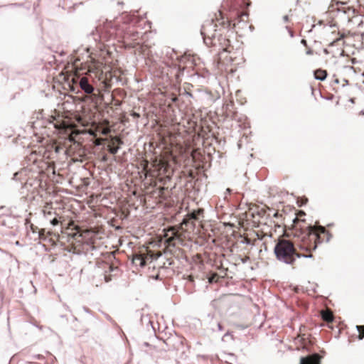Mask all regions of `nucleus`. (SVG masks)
Segmentation results:
<instances>
[{
	"instance_id": "1",
	"label": "nucleus",
	"mask_w": 364,
	"mask_h": 364,
	"mask_svg": "<svg viewBox=\"0 0 364 364\" xmlns=\"http://www.w3.org/2000/svg\"><path fill=\"white\" fill-rule=\"evenodd\" d=\"M306 214L300 210L293 220L291 233L286 232V236L293 235L292 239L279 238L274 247L277 258L286 264L293 265L296 259L301 257H311V252L316 250L317 245L328 242L331 234L321 225H308L301 218Z\"/></svg>"
},
{
	"instance_id": "2",
	"label": "nucleus",
	"mask_w": 364,
	"mask_h": 364,
	"mask_svg": "<svg viewBox=\"0 0 364 364\" xmlns=\"http://www.w3.org/2000/svg\"><path fill=\"white\" fill-rule=\"evenodd\" d=\"M70 71L74 72L75 75L72 78L73 83H78L86 94H91L94 90L90 78L102 90L105 91L111 87L113 77L112 68L102 62L92 59L89 63H83L79 58H76L72 63Z\"/></svg>"
},
{
	"instance_id": "3",
	"label": "nucleus",
	"mask_w": 364,
	"mask_h": 364,
	"mask_svg": "<svg viewBox=\"0 0 364 364\" xmlns=\"http://www.w3.org/2000/svg\"><path fill=\"white\" fill-rule=\"evenodd\" d=\"M232 25L231 21L225 18L221 11L215 14V18L204 22L200 33L205 44L211 48H218V52L230 53V41L221 33L222 29H228Z\"/></svg>"
},
{
	"instance_id": "4",
	"label": "nucleus",
	"mask_w": 364,
	"mask_h": 364,
	"mask_svg": "<svg viewBox=\"0 0 364 364\" xmlns=\"http://www.w3.org/2000/svg\"><path fill=\"white\" fill-rule=\"evenodd\" d=\"M203 209L199 208L186 215L178 225L168 227L164 230L161 238L167 247L183 245L191 240L195 228L196 223L199 220V216L203 215Z\"/></svg>"
},
{
	"instance_id": "5",
	"label": "nucleus",
	"mask_w": 364,
	"mask_h": 364,
	"mask_svg": "<svg viewBox=\"0 0 364 364\" xmlns=\"http://www.w3.org/2000/svg\"><path fill=\"white\" fill-rule=\"evenodd\" d=\"M73 225V222L69 224L66 230L63 232L62 239L66 237L67 241L69 242L70 251L73 250L74 252L80 251L78 248L80 242L84 241L87 244H94L97 236V232L92 229H87L83 231H80L78 227L71 228Z\"/></svg>"
},
{
	"instance_id": "6",
	"label": "nucleus",
	"mask_w": 364,
	"mask_h": 364,
	"mask_svg": "<svg viewBox=\"0 0 364 364\" xmlns=\"http://www.w3.org/2000/svg\"><path fill=\"white\" fill-rule=\"evenodd\" d=\"M144 163V170L151 176L169 177L173 173V168L165 159H155L151 164L153 169L149 168L147 161Z\"/></svg>"
},
{
	"instance_id": "7",
	"label": "nucleus",
	"mask_w": 364,
	"mask_h": 364,
	"mask_svg": "<svg viewBox=\"0 0 364 364\" xmlns=\"http://www.w3.org/2000/svg\"><path fill=\"white\" fill-rule=\"evenodd\" d=\"M42 213L45 219L49 221L53 226L62 225L63 217L60 215L52 203H46L43 206Z\"/></svg>"
},
{
	"instance_id": "8",
	"label": "nucleus",
	"mask_w": 364,
	"mask_h": 364,
	"mask_svg": "<svg viewBox=\"0 0 364 364\" xmlns=\"http://www.w3.org/2000/svg\"><path fill=\"white\" fill-rule=\"evenodd\" d=\"M295 343L297 345L296 348L298 350L304 349L309 352L314 350V341L311 338L310 334L299 335L295 338Z\"/></svg>"
},
{
	"instance_id": "9",
	"label": "nucleus",
	"mask_w": 364,
	"mask_h": 364,
	"mask_svg": "<svg viewBox=\"0 0 364 364\" xmlns=\"http://www.w3.org/2000/svg\"><path fill=\"white\" fill-rule=\"evenodd\" d=\"M53 125L56 129L64 131L65 132L72 131L75 127V123L72 122L70 118L63 116H58L57 118H55Z\"/></svg>"
},
{
	"instance_id": "10",
	"label": "nucleus",
	"mask_w": 364,
	"mask_h": 364,
	"mask_svg": "<svg viewBox=\"0 0 364 364\" xmlns=\"http://www.w3.org/2000/svg\"><path fill=\"white\" fill-rule=\"evenodd\" d=\"M143 255V257L144 259V264L146 265L147 263L151 262L154 259H157L161 255L160 251H152L147 248H146L143 252L141 251Z\"/></svg>"
},
{
	"instance_id": "11",
	"label": "nucleus",
	"mask_w": 364,
	"mask_h": 364,
	"mask_svg": "<svg viewBox=\"0 0 364 364\" xmlns=\"http://www.w3.org/2000/svg\"><path fill=\"white\" fill-rule=\"evenodd\" d=\"M123 144L122 139L118 136H114L111 139L110 143L108 145L109 151L112 154L117 153L119 146Z\"/></svg>"
},
{
	"instance_id": "12",
	"label": "nucleus",
	"mask_w": 364,
	"mask_h": 364,
	"mask_svg": "<svg viewBox=\"0 0 364 364\" xmlns=\"http://www.w3.org/2000/svg\"><path fill=\"white\" fill-rule=\"evenodd\" d=\"M321 356L318 353H314L301 358L300 364H320Z\"/></svg>"
},
{
	"instance_id": "13",
	"label": "nucleus",
	"mask_w": 364,
	"mask_h": 364,
	"mask_svg": "<svg viewBox=\"0 0 364 364\" xmlns=\"http://www.w3.org/2000/svg\"><path fill=\"white\" fill-rule=\"evenodd\" d=\"M331 7L332 8V11L337 10L338 12L341 11L343 14H346L351 11L350 6H348L347 4L343 2H336V4H332Z\"/></svg>"
},
{
	"instance_id": "14",
	"label": "nucleus",
	"mask_w": 364,
	"mask_h": 364,
	"mask_svg": "<svg viewBox=\"0 0 364 364\" xmlns=\"http://www.w3.org/2000/svg\"><path fill=\"white\" fill-rule=\"evenodd\" d=\"M321 316L322 319L327 323H331L334 319L333 311L329 309L321 310Z\"/></svg>"
},
{
	"instance_id": "15",
	"label": "nucleus",
	"mask_w": 364,
	"mask_h": 364,
	"mask_svg": "<svg viewBox=\"0 0 364 364\" xmlns=\"http://www.w3.org/2000/svg\"><path fill=\"white\" fill-rule=\"evenodd\" d=\"M132 262L136 265H139L140 267L144 266V259L143 257V255L141 251L139 254H135L133 256Z\"/></svg>"
},
{
	"instance_id": "16",
	"label": "nucleus",
	"mask_w": 364,
	"mask_h": 364,
	"mask_svg": "<svg viewBox=\"0 0 364 364\" xmlns=\"http://www.w3.org/2000/svg\"><path fill=\"white\" fill-rule=\"evenodd\" d=\"M245 18H248V14L247 13H245V12H242L239 16H238V21L237 23H234L232 24L233 27L235 28L237 26H238V28H240V23L243 21V25L244 26H247V20L245 19Z\"/></svg>"
},
{
	"instance_id": "17",
	"label": "nucleus",
	"mask_w": 364,
	"mask_h": 364,
	"mask_svg": "<svg viewBox=\"0 0 364 364\" xmlns=\"http://www.w3.org/2000/svg\"><path fill=\"white\" fill-rule=\"evenodd\" d=\"M233 107L234 103L232 101H230L229 102L224 104L223 108L225 109V114L227 117L232 116L231 113L234 114V112L231 110Z\"/></svg>"
},
{
	"instance_id": "18",
	"label": "nucleus",
	"mask_w": 364,
	"mask_h": 364,
	"mask_svg": "<svg viewBox=\"0 0 364 364\" xmlns=\"http://www.w3.org/2000/svg\"><path fill=\"white\" fill-rule=\"evenodd\" d=\"M315 78L320 80H323L327 76V72L325 70L318 69L314 72Z\"/></svg>"
},
{
	"instance_id": "19",
	"label": "nucleus",
	"mask_w": 364,
	"mask_h": 364,
	"mask_svg": "<svg viewBox=\"0 0 364 364\" xmlns=\"http://www.w3.org/2000/svg\"><path fill=\"white\" fill-rule=\"evenodd\" d=\"M217 68L218 70H220L221 72H229L232 71V69H228V68L225 65V63L221 60L220 58L219 57L217 60Z\"/></svg>"
},
{
	"instance_id": "20",
	"label": "nucleus",
	"mask_w": 364,
	"mask_h": 364,
	"mask_svg": "<svg viewBox=\"0 0 364 364\" xmlns=\"http://www.w3.org/2000/svg\"><path fill=\"white\" fill-rule=\"evenodd\" d=\"M226 276V274L220 277L217 273H213L210 277H208V282L210 284L218 283L220 277L224 278Z\"/></svg>"
},
{
	"instance_id": "21",
	"label": "nucleus",
	"mask_w": 364,
	"mask_h": 364,
	"mask_svg": "<svg viewBox=\"0 0 364 364\" xmlns=\"http://www.w3.org/2000/svg\"><path fill=\"white\" fill-rule=\"evenodd\" d=\"M358 331V338L362 340L364 338V326H356Z\"/></svg>"
},
{
	"instance_id": "22",
	"label": "nucleus",
	"mask_w": 364,
	"mask_h": 364,
	"mask_svg": "<svg viewBox=\"0 0 364 364\" xmlns=\"http://www.w3.org/2000/svg\"><path fill=\"white\" fill-rule=\"evenodd\" d=\"M38 232L39 239H41V240L46 239V229H44V228L40 229Z\"/></svg>"
},
{
	"instance_id": "23",
	"label": "nucleus",
	"mask_w": 364,
	"mask_h": 364,
	"mask_svg": "<svg viewBox=\"0 0 364 364\" xmlns=\"http://www.w3.org/2000/svg\"><path fill=\"white\" fill-rule=\"evenodd\" d=\"M105 265L107 267V268L109 269V272H112L114 271H117V267H114L113 265L112 264H105Z\"/></svg>"
},
{
	"instance_id": "24",
	"label": "nucleus",
	"mask_w": 364,
	"mask_h": 364,
	"mask_svg": "<svg viewBox=\"0 0 364 364\" xmlns=\"http://www.w3.org/2000/svg\"><path fill=\"white\" fill-rule=\"evenodd\" d=\"M30 228H31V230L33 232H38V230L40 229H38V228L37 226H35L33 224H31L30 225Z\"/></svg>"
},
{
	"instance_id": "25",
	"label": "nucleus",
	"mask_w": 364,
	"mask_h": 364,
	"mask_svg": "<svg viewBox=\"0 0 364 364\" xmlns=\"http://www.w3.org/2000/svg\"><path fill=\"white\" fill-rule=\"evenodd\" d=\"M112 274H107V271H105V279L107 282H109L111 279H112Z\"/></svg>"
},
{
	"instance_id": "26",
	"label": "nucleus",
	"mask_w": 364,
	"mask_h": 364,
	"mask_svg": "<svg viewBox=\"0 0 364 364\" xmlns=\"http://www.w3.org/2000/svg\"><path fill=\"white\" fill-rule=\"evenodd\" d=\"M176 79H178L179 77V75L181 73V70L179 68H176Z\"/></svg>"
},
{
	"instance_id": "27",
	"label": "nucleus",
	"mask_w": 364,
	"mask_h": 364,
	"mask_svg": "<svg viewBox=\"0 0 364 364\" xmlns=\"http://www.w3.org/2000/svg\"><path fill=\"white\" fill-rule=\"evenodd\" d=\"M132 35H133V39H134V40H136V39H137V37H138L139 33H138L137 32H136V33H133V34H132Z\"/></svg>"
},
{
	"instance_id": "28",
	"label": "nucleus",
	"mask_w": 364,
	"mask_h": 364,
	"mask_svg": "<svg viewBox=\"0 0 364 364\" xmlns=\"http://www.w3.org/2000/svg\"><path fill=\"white\" fill-rule=\"evenodd\" d=\"M314 53V51L311 49H309L306 51L307 55H312Z\"/></svg>"
},
{
	"instance_id": "29",
	"label": "nucleus",
	"mask_w": 364,
	"mask_h": 364,
	"mask_svg": "<svg viewBox=\"0 0 364 364\" xmlns=\"http://www.w3.org/2000/svg\"><path fill=\"white\" fill-rule=\"evenodd\" d=\"M249 257H245L244 259H242V262L245 263L249 259Z\"/></svg>"
},
{
	"instance_id": "30",
	"label": "nucleus",
	"mask_w": 364,
	"mask_h": 364,
	"mask_svg": "<svg viewBox=\"0 0 364 364\" xmlns=\"http://www.w3.org/2000/svg\"><path fill=\"white\" fill-rule=\"evenodd\" d=\"M301 43L304 44L305 46H306V41L304 39L301 40Z\"/></svg>"
},
{
	"instance_id": "31",
	"label": "nucleus",
	"mask_w": 364,
	"mask_h": 364,
	"mask_svg": "<svg viewBox=\"0 0 364 364\" xmlns=\"http://www.w3.org/2000/svg\"><path fill=\"white\" fill-rule=\"evenodd\" d=\"M188 279H189V281H191V282H193V276H191H191H189V277H188Z\"/></svg>"
},
{
	"instance_id": "32",
	"label": "nucleus",
	"mask_w": 364,
	"mask_h": 364,
	"mask_svg": "<svg viewBox=\"0 0 364 364\" xmlns=\"http://www.w3.org/2000/svg\"><path fill=\"white\" fill-rule=\"evenodd\" d=\"M196 150H194V151L192 152V156H193V158L195 157L194 154H195V153H196Z\"/></svg>"
},
{
	"instance_id": "33",
	"label": "nucleus",
	"mask_w": 364,
	"mask_h": 364,
	"mask_svg": "<svg viewBox=\"0 0 364 364\" xmlns=\"http://www.w3.org/2000/svg\"><path fill=\"white\" fill-rule=\"evenodd\" d=\"M129 46H131V47H134V43H130V44H129Z\"/></svg>"
},
{
	"instance_id": "34",
	"label": "nucleus",
	"mask_w": 364,
	"mask_h": 364,
	"mask_svg": "<svg viewBox=\"0 0 364 364\" xmlns=\"http://www.w3.org/2000/svg\"><path fill=\"white\" fill-rule=\"evenodd\" d=\"M124 39H125V40L128 39V36H127V35H126V36H124Z\"/></svg>"
},
{
	"instance_id": "35",
	"label": "nucleus",
	"mask_w": 364,
	"mask_h": 364,
	"mask_svg": "<svg viewBox=\"0 0 364 364\" xmlns=\"http://www.w3.org/2000/svg\"><path fill=\"white\" fill-rule=\"evenodd\" d=\"M47 234H48V235H50L51 233H50V231H48V232H47Z\"/></svg>"
},
{
	"instance_id": "36",
	"label": "nucleus",
	"mask_w": 364,
	"mask_h": 364,
	"mask_svg": "<svg viewBox=\"0 0 364 364\" xmlns=\"http://www.w3.org/2000/svg\"><path fill=\"white\" fill-rule=\"evenodd\" d=\"M363 85H364V80L363 81Z\"/></svg>"
}]
</instances>
